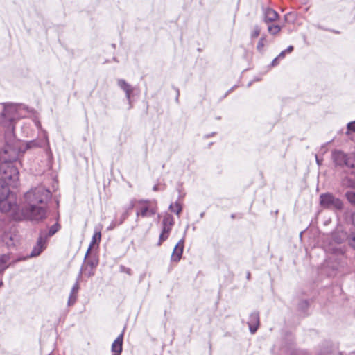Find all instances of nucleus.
<instances>
[{
    "label": "nucleus",
    "mask_w": 355,
    "mask_h": 355,
    "mask_svg": "<svg viewBox=\"0 0 355 355\" xmlns=\"http://www.w3.org/2000/svg\"><path fill=\"white\" fill-rule=\"evenodd\" d=\"M214 134H215L214 132H212V133H211V134H210V135H206V136H205V137H206V138H208V137H211V136H213Z\"/></svg>",
    "instance_id": "52"
},
{
    "label": "nucleus",
    "mask_w": 355,
    "mask_h": 355,
    "mask_svg": "<svg viewBox=\"0 0 355 355\" xmlns=\"http://www.w3.org/2000/svg\"><path fill=\"white\" fill-rule=\"evenodd\" d=\"M168 209L171 211L175 213L178 216L182 210V207L179 202L176 201L175 203H171Z\"/></svg>",
    "instance_id": "24"
},
{
    "label": "nucleus",
    "mask_w": 355,
    "mask_h": 355,
    "mask_svg": "<svg viewBox=\"0 0 355 355\" xmlns=\"http://www.w3.org/2000/svg\"><path fill=\"white\" fill-rule=\"evenodd\" d=\"M82 274H83V268L80 269V270L78 273V275L76 278V281L75 284H73V287L71 288V292H70V294L69 296V299L67 301L68 306H73L76 302L78 293L80 290L79 282L82 277Z\"/></svg>",
    "instance_id": "8"
},
{
    "label": "nucleus",
    "mask_w": 355,
    "mask_h": 355,
    "mask_svg": "<svg viewBox=\"0 0 355 355\" xmlns=\"http://www.w3.org/2000/svg\"><path fill=\"white\" fill-rule=\"evenodd\" d=\"M286 53L285 51H282L277 57L279 60L284 59L285 57Z\"/></svg>",
    "instance_id": "45"
},
{
    "label": "nucleus",
    "mask_w": 355,
    "mask_h": 355,
    "mask_svg": "<svg viewBox=\"0 0 355 355\" xmlns=\"http://www.w3.org/2000/svg\"><path fill=\"white\" fill-rule=\"evenodd\" d=\"M293 51V46L291 45L288 46L286 49L284 50V51H285L286 53H291Z\"/></svg>",
    "instance_id": "44"
},
{
    "label": "nucleus",
    "mask_w": 355,
    "mask_h": 355,
    "mask_svg": "<svg viewBox=\"0 0 355 355\" xmlns=\"http://www.w3.org/2000/svg\"><path fill=\"white\" fill-rule=\"evenodd\" d=\"M247 277L248 279H250V273L249 272L247 273V277Z\"/></svg>",
    "instance_id": "53"
},
{
    "label": "nucleus",
    "mask_w": 355,
    "mask_h": 355,
    "mask_svg": "<svg viewBox=\"0 0 355 355\" xmlns=\"http://www.w3.org/2000/svg\"><path fill=\"white\" fill-rule=\"evenodd\" d=\"M268 30L272 35H276L280 31L281 28L278 25H272L268 26Z\"/></svg>",
    "instance_id": "31"
},
{
    "label": "nucleus",
    "mask_w": 355,
    "mask_h": 355,
    "mask_svg": "<svg viewBox=\"0 0 355 355\" xmlns=\"http://www.w3.org/2000/svg\"><path fill=\"white\" fill-rule=\"evenodd\" d=\"M184 238H182V239H181L178 241V243L176 244V245H175V246H178V247H179V248H180V247H183V248H184Z\"/></svg>",
    "instance_id": "39"
},
{
    "label": "nucleus",
    "mask_w": 355,
    "mask_h": 355,
    "mask_svg": "<svg viewBox=\"0 0 355 355\" xmlns=\"http://www.w3.org/2000/svg\"><path fill=\"white\" fill-rule=\"evenodd\" d=\"M261 32V28L259 26L256 25L253 28V31L251 33V38H256L257 37Z\"/></svg>",
    "instance_id": "32"
},
{
    "label": "nucleus",
    "mask_w": 355,
    "mask_h": 355,
    "mask_svg": "<svg viewBox=\"0 0 355 355\" xmlns=\"http://www.w3.org/2000/svg\"><path fill=\"white\" fill-rule=\"evenodd\" d=\"M310 306V302L308 300H302L299 302L297 305V311L303 315H308V309Z\"/></svg>",
    "instance_id": "18"
},
{
    "label": "nucleus",
    "mask_w": 355,
    "mask_h": 355,
    "mask_svg": "<svg viewBox=\"0 0 355 355\" xmlns=\"http://www.w3.org/2000/svg\"><path fill=\"white\" fill-rule=\"evenodd\" d=\"M164 189H165V186L162 187V188H159L157 184L154 185L153 187V190L154 191H157L159 190H164Z\"/></svg>",
    "instance_id": "38"
},
{
    "label": "nucleus",
    "mask_w": 355,
    "mask_h": 355,
    "mask_svg": "<svg viewBox=\"0 0 355 355\" xmlns=\"http://www.w3.org/2000/svg\"><path fill=\"white\" fill-rule=\"evenodd\" d=\"M120 224H118V221L116 220H113L110 225L107 227V230H112L114 228H115L117 225H119Z\"/></svg>",
    "instance_id": "36"
},
{
    "label": "nucleus",
    "mask_w": 355,
    "mask_h": 355,
    "mask_svg": "<svg viewBox=\"0 0 355 355\" xmlns=\"http://www.w3.org/2000/svg\"><path fill=\"white\" fill-rule=\"evenodd\" d=\"M117 85L125 92L126 99L128 100L129 103L128 109H131L132 107L131 103V96L133 92V87H132V85L128 83L124 79H118Z\"/></svg>",
    "instance_id": "11"
},
{
    "label": "nucleus",
    "mask_w": 355,
    "mask_h": 355,
    "mask_svg": "<svg viewBox=\"0 0 355 355\" xmlns=\"http://www.w3.org/2000/svg\"><path fill=\"white\" fill-rule=\"evenodd\" d=\"M266 42V37L265 36H262L257 45V49L259 52L262 53L263 52V47L265 46V44Z\"/></svg>",
    "instance_id": "30"
},
{
    "label": "nucleus",
    "mask_w": 355,
    "mask_h": 355,
    "mask_svg": "<svg viewBox=\"0 0 355 355\" xmlns=\"http://www.w3.org/2000/svg\"><path fill=\"white\" fill-rule=\"evenodd\" d=\"M46 148L45 151L48 155H51V151L49 148V139L46 135V132H44V135L42 138L31 140L26 144V148Z\"/></svg>",
    "instance_id": "7"
},
{
    "label": "nucleus",
    "mask_w": 355,
    "mask_h": 355,
    "mask_svg": "<svg viewBox=\"0 0 355 355\" xmlns=\"http://www.w3.org/2000/svg\"><path fill=\"white\" fill-rule=\"evenodd\" d=\"M284 347L288 353V355H310L306 351L297 349L293 339L285 341Z\"/></svg>",
    "instance_id": "12"
},
{
    "label": "nucleus",
    "mask_w": 355,
    "mask_h": 355,
    "mask_svg": "<svg viewBox=\"0 0 355 355\" xmlns=\"http://www.w3.org/2000/svg\"><path fill=\"white\" fill-rule=\"evenodd\" d=\"M85 266H82L81 269L84 270L85 272L87 270V267H90L92 270L95 268L98 264V259L96 257H89L88 260L85 261Z\"/></svg>",
    "instance_id": "22"
},
{
    "label": "nucleus",
    "mask_w": 355,
    "mask_h": 355,
    "mask_svg": "<svg viewBox=\"0 0 355 355\" xmlns=\"http://www.w3.org/2000/svg\"><path fill=\"white\" fill-rule=\"evenodd\" d=\"M149 202L148 200H138V203L139 204H147Z\"/></svg>",
    "instance_id": "48"
},
{
    "label": "nucleus",
    "mask_w": 355,
    "mask_h": 355,
    "mask_svg": "<svg viewBox=\"0 0 355 355\" xmlns=\"http://www.w3.org/2000/svg\"><path fill=\"white\" fill-rule=\"evenodd\" d=\"M251 85V83H248V86L250 87Z\"/></svg>",
    "instance_id": "57"
},
{
    "label": "nucleus",
    "mask_w": 355,
    "mask_h": 355,
    "mask_svg": "<svg viewBox=\"0 0 355 355\" xmlns=\"http://www.w3.org/2000/svg\"><path fill=\"white\" fill-rule=\"evenodd\" d=\"M112 355H120V354H114Z\"/></svg>",
    "instance_id": "58"
},
{
    "label": "nucleus",
    "mask_w": 355,
    "mask_h": 355,
    "mask_svg": "<svg viewBox=\"0 0 355 355\" xmlns=\"http://www.w3.org/2000/svg\"><path fill=\"white\" fill-rule=\"evenodd\" d=\"M88 277H91L92 275H94V272H93V270H92V268H90L89 270H88L87 273H85Z\"/></svg>",
    "instance_id": "49"
},
{
    "label": "nucleus",
    "mask_w": 355,
    "mask_h": 355,
    "mask_svg": "<svg viewBox=\"0 0 355 355\" xmlns=\"http://www.w3.org/2000/svg\"><path fill=\"white\" fill-rule=\"evenodd\" d=\"M2 285H3V282H2V281H1V282H0V287H1V286H2Z\"/></svg>",
    "instance_id": "56"
},
{
    "label": "nucleus",
    "mask_w": 355,
    "mask_h": 355,
    "mask_svg": "<svg viewBox=\"0 0 355 355\" xmlns=\"http://www.w3.org/2000/svg\"><path fill=\"white\" fill-rule=\"evenodd\" d=\"M204 215H205V213L204 212H202L200 214V217L201 218H202L204 217Z\"/></svg>",
    "instance_id": "54"
},
{
    "label": "nucleus",
    "mask_w": 355,
    "mask_h": 355,
    "mask_svg": "<svg viewBox=\"0 0 355 355\" xmlns=\"http://www.w3.org/2000/svg\"><path fill=\"white\" fill-rule=\"evenodd\" d=\"M347 131L346 133L348 135H352L350 137L351 139L352 140L355 139V135L354 136L352 135L353 132L355 133V121L348 123L347 125Z\"/></svg>",
    "instance_id": "26"
},
{
    "label": "nucleus",
    "mask_w": 355,
    "mask_h": 355,
    "mask_svg": "<svg viewBox=\"0 0 355 355\" xmlns=\"http://www.w3.org/2000/svg\"><path fill=\"white\" fill-rule=\"evenodd\" d=\"M26 257H19L17 259H11L10 254H0V273L3 272L12 264H15L17 261L26 260Z\"/></svg>",
    "instance_id": "9"
},
{
    "label": "nucleus",
    "mask_w": 355,
    "mask_h": 355,
    "mask_svg": "<svg viewBox=\"0 0 355 355\" xmlns=\"http://www.w3.org/2000/svg\"><path fill=\"white\" fill-rule=\"evenodd\" d=\"M46 239L41 234L37 239L36 245L33 248L31 252L27 257L32 258L39 256L46 248Z\"/></svg>",
    "instance_id": "10"
},
{
    "label": "nucleus",
    "mask_w": 355,
    "mask_h": 355,
    "mask_svg": "<svg viewBox=\"0 0 355 355\" xmlns=\"http://www.w3.org/2000/svg\"><path fill=\"white\" fill-rule=\"evenodd\" d=\"M264 14V21L272 22L277 19L278 17V13L273 9L267 8L263 10Z\"/></svg>",
    "instance_id": "17"
},
{
    "label": "nucleus",
    "mask_w": 355,
    "mask_h": 355,
    "mask_svg": "<svg viewBox=\"0 0 355 355\" xmlns=\"http://www.w3.org/2000/svg\"><path fill=\"white\" fill-rule=\"evenodd\" d=\"M279 60V58H277V57H276L275 59H273V60L272 61V62H271L270 65H271L272 67H275V66H277V65L279 64V63H278V60Z\"/></svg>",
    "instance_id": "42"
},
{
    "label": "nucleus",
    "mask_w": 355,
    "mask_h": 355,
    "mask_svg": "<svg viewBox=\"0 0 355 355\" xmlns=\"http://www.w3.org/2000/svg\"><path fill=\"white\" fill-rule=\"evenodd\" d=\"M92 248V245H89L87 252H86V254H85V259H84V261H86V259L87 258L89 257V254H90V251H91V249Z\"/></svg>",
    "instance_id": "40"
},
{
    "label": "nucleus",
    "mask_w": 355,
    "mask_h": 355,
    "mask_svg": "<svg viewBox=\"0 0 355 355\" xmlns=\"http://www.w3.org/2000/svg\"><path fill=\"white\" fill-rule=\"evenodd\" d=\"M174 218L172 215L166 214L162 220V230L165 232H171L172 227L174 225Z\"/></svg>",
    "instance_id": "16"
},
{
    "label": "nucleus",
    "mask_w": 355,
    "mask_h": 355,
    "mask_svg": "<svg viewBox=\"0 0 355 355\" xmlns=\"http://www.w3.org/2000/svg\"><path fill=\"white\" fill-rule=\"evenodd\" d=\"M183 250V247L179 248L178 246H175L171 257V261L176 263L179 262L182 258Z\"/></svg>",
    "instance_id": "21"
},
{
    "label": "nucleus",
    "mask_w": 355,
    "mask_h": 355,
    "mask_svg": "<svg viewBox=\"0 0 355 355\" xmlns=\"http://www.w3.org/2000/svg\"><path fill=\"white\" fill-rule=\"evenodd\" d=\"M345 197L348 202L355 206V191H348L345 193Z\"/></svg>",
    "instance_id": "27"
},
{
    "label": "nucleus",
    "mask_w": 355,
    "mask_h": 355,
    "mask_svg": "<svg viewBox=\"0 0 355 355\" xmlns=\"http://www.w3.org/2000/svg\"><path fill=\"white\" fill-rule=\"evenodd\" d=\"M123 332L118 336L112 345V352L114 354H121L123 350Z\"/></svg>",
    "instance_id": "15"
},
{
    "label": "nucleus",
    "mask_w": 355,
    "mask_h": 355,
    "mask_svg": "<svg viewBox=\"0 0 355 355\" xmlns=\"http://www.w3.org/2000/svg\"><path fill=\"white\" fill-rule=\"evenodd\" d=\"M322 247L327 253L336 256H343L345 249L342 245L336 241H332L331 239L328 236H326L323 241Z\"/></svg>",
    "instance_id": "5"
},
{
    "label": "nucleus",
    "mask_w": 355,
    "mask_h": 355,
    "mask_svg": "<svg viewBox=\"0 0 355 355\" xmlns=\"http://www.w3.org/2000/svg\"><path fill=\"white\" fill-rule=\"evenodd\" d=\"M171 232H165V230H162V232L159 237V241L157 243V245L160 246L162 243L165 241L169 236V234Z\"/></svg>",
    "instance_id": "29"
},
{
    "label": "nucleus",
    "mask_w": 355,
    "mask_h": 355,
    "mask_svg": "<svg viewBox=\"0 0 355 355\" xmlns=\"http://www.w3.org/2000/svg\"><path fill=\"white\" fill-rule=\"evenodd\" d=\"M343 266V264L341 259L340 258H335L334 257H329L324 263L326 272L329 277L336 275L337 271Z\"/></svg>",
    "instance_id": "6"
},
{
    "label": "nucleus",
    "mask_w": 355,
    "mask_h": 355,
    "mask_svg": "<svg viewBox=\"0 0 355 355\" xmlns=\"http://www.w3.org/2000/svg\"><path fill=\"white\" fill-rule=\"evenodd\" d=\"M320 205L324 209L334 211H341L343 209V201L331 193H324L320 195Z\"/></svg>",
    "instance_id": "4"
},
{
    "label": "nucleus",
    "mask_w": 355,
    "mask_h": 355,
    "mask_svg": "<svg viewBox=\"0 0 355 355\" xmlns=\"http://www.w3.org/2000/svg\"><path fill=\"white\" fill-rule=\"evenodd\" d=\"M331 32L336 33V34H339L340 32L338 31H336V30H330Z\"/></svg>",
    "instance_id": "51"
},
{
    "label": "nucleus",
    "mask_w": 355,
    "mask_h": 355,
    "mask_svg": "<svg viewBox=\"0 0 355 355\" xmlns=\"http://www.w3.org/2000/svg\"><path fill=\"white\" fill-rule=\"evenodd\" d=\"M15 159V150L10 145L6 144L0 150V211H12L15 220H42L46 218V205L52 197L51 191L46 187L40 185L25 193L24 200L27 205L20 213L15 212L17 204L8 199L9 187H17L19 180L18 169L12 164Z\"/></svg>",
    "instance_id": "1"
},
{
    "label": "nucleus",
    "mask_w": 355,
    "mask_h": 355,
    "mask_svg": "<svg viewBox=\"0 0 355 355\" xmlns=\"http://www.w3.org/2000/svg\"><path fill=\"white\" fill-rule=\"evenodd\" d=\"M334 354V346L329 342H324L319 346L317 355H332Z\"/></svg>",
    "instance_id": "14"
},
{
    "label": "nucleus",
    "mask_w": 355,
    "mask_h": 355,
    "mask_svg": "<svg viewBox=\"0 0 355 355\" xmlns=\"http://www.w3.org/2000/svg\"><path fill=\"white\" fill-rule=\"evenodd\" d=\"M331 159L337 167L355 168V153L348 155L340 150H334L331 153Z\"/></svg>",
    "instance_id": "3"
},
{
    "label": "nucleus",
    "mask_w": 355,
    "mask_h": 355,
    "mask_svg": "<svg viewBox=\"0 0 355 355\" xmlns=\"http://www.w3.org/2000/svg\"><path fill=\"white\" fill-rule=\"evenodd\" d=\"M92 248V245H89L87 252H86V254H85V259H84V261H86V259L87 258L89 257V254H90V251H91V249Z\"/></svg>",
    "instance_id": "41"
},
{
    "label": "nucleus",
    "mask_w": 355,
    "mask_h": 355,
    "mask_svg": "<svg viewBox=\"0 0 355 355\" xmlns=\"http://www.w3.org/2000/svg\"><path fill=\"white\" fill-rule=\"evenodd\" d=\"M332 240V241H336L337 243L341 245V243L345 240L346 234L343 232H334L331 235H328Z\"/></svg>",
    "instance_id": "23"
},
{
    "label": "nucleus",
    "mask_w": 355,
    "mask_h": 355,
    "mask_svg": "<svg viewBox=\"0 0 355 355\" xmlns=\"http://www.w3.org/2000/svg\"><path fill=\"white\" fill-rule=\"evenodd\" d=\"M135 200H132L130 202V204H129L126 211H128L129 210L132 209L135 207Z\"/></svg>",
    "instance_id": "37"
},
{
    "label": "nucleus",
    "mask_w": 355,
    "mask_h": 355,
    "mask_svg": "<svg viewBox=\"0 0 355 355\" xmlns=\"http://www.w3.org/2000/svg\"><path fill=\"white\" fill-rule=\"evenodd\" d=\"M260 324V318H259V313L258 311H253L249 316V320L248 321V324L249 327V330L251 334H254Z\"/></svg>",
    "instance_id": "13"
},
{
    "label": "nucleus",
    "mask_w": 355,
    "mask_h": 355,
    "mask_svg": "<svg viewBox=\"0 0 355 355\" xmlns=\"http://www.w3.org/2000/svg\"><path fill=\"white\" fill-rule=\"evenodd\" d=\"M349 245L355 250V232H352L348 237Z\"/></svg>",
    "instance_id": "33"
},
{
    "label": "nucleus",
    "mask_w": 355,
    "mask_h": 355,
    "mask_svg": "<svg viewBox=\"0 0 355 355\" xmlns=\"http://www.w3.org/2000/svg\"><path fill=\"white\" fill-rule=\"evenodd\" d=\"M315 161H316L317 164L319 166L322 165V158L320 159L319 157L317 155H315Z\"/></svg>",
    "instance_id": "43"
},
{
    "label": "nucleus",
    "mask_w": 355,
    "mask_h": 355,
    "mask_svg": "<svg viewBox=\"0 0 355 355\" xmlns=\"http://www.w3.org/2000/svg\"><path fill=\"white\" fill-rule=\"evenodd\" d=\"M177 190L179 192V196L177 201L179 202V200H180L184 197V194L181 193V190L180 188H177Z\"/></svg>",
    "instance_id": "46"
},
{
    "label": "nucleus",
    "mask_w": 355,
    "mask_h": 355,
    "mask_svg": "<svg viewBox=\"0 0 355 355\" xmlns=\"http://www.w3.org/2000/svg\"><path fill=\"white\" fill-rule=\"evenodd\" d=\"M120 271H121V272H125V273H126V274H128V275H132V270H131V269H130V268H127V267H125V266H122V265H121V266H120Z\"/></svg>",
    "instance_id": "34"
},
{
    "label": "nucleus",
    "mask_w": 355,
    "mask_h": 355,
    "mask_svg": "<svg viewBox=\"0 0 355 355\" xmlns=\"http://www.w3.org/2000/svg\"><path fill=\"white\" fill-rule=\"evenodd\" d=\"M56 204H57V206L58 207L59 206V201L58 200H56Z\"/></svg>",
    "instance_id": "55"
},
{
    "label": "nucleus",
    "mask_w": 355,
    "mask_h": 355,
    "mask_svg": "<svg viewBox=\"0 0 355 355\" xmlns=\"http://www.w3.org/2000/svg\"><path fill=\"white\" fill-rule=\"evenodd\" d=\"M128 215L129 213L128 212V211H125L124 213H123L119 220L118 221V224H122L124 222V220L128 218Z\"/></svg>",
    "instance_id": "35"
},
{
    "label": "nucleus",
    "mask_w": 355,
    "mask_h": 355,
    "mask_svg": "<svg viewBox=\"0 0 355 355\" xmlns=\"http://www.w3.org/2000/svg\"><path fill=\"white\" fill-rule=\"evenodd\" d=\"M60 228V225L58 223H55L53 225L49 230V232L47 234L44 236V238H47L53 236Z\"/></svg>",
    "instance_id": "25"
},
{
    "label": "nucleus",
    "mask_w": 355,
    "mask_h": 355,
    "mask_svg": "<svg viewBox=\"0 0 355 355\" xmlns=\"http://www.w3.org/2000/svg\"><path fill=\"white\" fill-rule=\"evenodd\" d=\"M341 184L347 188L355 189V178L354 176H344L341 179Z\"/></svg>",
    "instance_id": "19"
},
{
    "label": "nucleus",
    "mask_w": 355,
    "mask_h": 355,
    "mask_svg": "<svg viewBox=\"0 0 355 355\" xmlns=\"http://www.w3.org/2000/svg\"><path fill=\"white\" fill-rule=\"evenodd\" d=\"M157 212V210L155 208H149L148 207H145L141 208V209L139 211H137L136 215L137 216H141L144 218L147 216H152L155 215Z\"/></svg>",
    "instance_id": "20"
},
{
    "label": "nucleus",
    "mask_w": 355,
    "mask_h": 355,
    "mask_svg": "<svg viewBox=\"0 0 355 355\" xmlns=\"http://www.w3.org/2000/svg\"><path fill=\"white\" fill-rule=\"evenodd\" d=\"M179 95H180V92H179V89H177V96H176V98H175V101L176 102L179 101Z\"/></svg>",
    "instance_id": "50"
},
{
    "label": "nucleus",
    "mask_w": 355,
    "mask_h": 355,
    "mask_svg": "<svg viewBox=\"0 0 355 355\" xmlns=\"http://www.w3.org/2000/svg\"><path fill=\"white\" fill-rule=\"evenodd\" d=\"M0 105L3 107L0 114V123L7 128L6 137H12L14 135L15 123L21 117L20 111L24 109L25 106L23 104L13 103H1Z\"/></svg>",
    "instance_id": "2"
},
{
    "label": "nucleus",
    "mask_w": 355,
    "mask_h": 355,
    "mask_svg": "<svg viewBox=\"0 0 355 355\" xmlns=\"http://www.w3.org/2000/svg\"><path fill=\"white\" fill-rule=\"evenodd\" d=\"M351 219H352L353 225L355 227V212L352 214Z\"/></svg>",
    "instance_id": "47"
},
{
    "label": "nucleus",
    "mask_w": 355,
    "mask_h": 355,
    "mask_svg": "<svg viewBox=\"0 0 355 355\" xmlns=\"http://www.w3.org/2000/svg\"><path fill=\"white\" fill-rule=\"evenodd\" d=\"M101 231L100 230H97L96 228L95 229V231H94V234L92 236V241L90 243L89 245H92L96 243V242H100L101 241Z\"/></svg>",
    "instance_id": "28"
}]
</instances>
